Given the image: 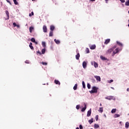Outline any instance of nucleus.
<instances>
[{"instance_id": "b1692460", "label": "nucleus", "mask_w": 129, "mask_h": 129, "mask_svg": "<svg viewBox=\"0 0 129 129\" xmlns=\"http://www.w3.org/2000/svg\"><path fill=\"white\" fill-rule=\"evenodd\" d=\"M41 52H42V54H45V52H46V49L45 48L42 49L41 50Z\"/></svg>"}, {"instance_id": "e433bc0d", "label": "nucleus", "mask_w": 129, "mask_h": 129, "mask_svg": "<svg viewBox=\"0 0 129 129\" xmlns=\"http://www.w3.org/2000/svg\"><path fill=\"white\" fill-rule=\"evenodd\" d=\"M125 6H129V0L125 2Z\"/></svg>"}, {"instance_id": "bf43d9fd", "label": "nucleus", "mask_w": 129, "mask_h": 129, "mask_svg": "<svg viewBox=\"0 0 129 129\" xmlns=\"http://www.w3.org/2000/svg\"><path fill=\"white\" fill-rule=\"evenodd\" d=\"M100 106H101V103L100 104Z\"/></svg>"}, {"instance_id": "de8ad7c7", "label": "nucleus", "mask_w": 129, "mask_h": 129, "mask_svg": "<svg viewBox=\"0 0 129 129\" xmlns=\"http://www.w3.org/2000/svg\"><path fill=\"white\" fill-rule=\"evenodd\" d=\"M25 63H26V64H29L30 62H29V60H26Z\"/></svg>"}, {"instance_id": "c03bdc74", "label": "nucleus", "mask_w": 129, "mask_h": 129, "mask_svg": "<svg viewBox=\"0 0 129 129\" xmlns=\"http://www.w3.org/2000/svg\"><path fill=\"white\" fill-rule=\"evenodd\" d=\"M111 82H113V80H110L109 81V82H108L109 83H111Z\"/></svg>"}, {"instance_id": "7c9ffc66", "label": "nucleus", "mask_w": 129, "mask_h": 129, "mask_svg": "<svg viewBox=\"0 0 129 129\" xmlns=\"http://www.w3.org/2000/svg\"><path fill=\"white\" fill-rule=\"evenodd\" d=\"M41 64H42V65H44L45 66H47L48 63H47V62H46L42 61V62H41Z\"/></svg>"}, {"instance_id": "393cba45", "label": "nucleus", "mask_w": 129, "mask_h": 129, "mask_svg": "<svg viewBox=\"0 0 129 129\" xmlns=\"http://www.w3.org/2000/svg\"><path fill=\"white\" fill-rule=\"evenodd\" d=\"M74 90H76L77 89V84H76L73 87Z\"/></svg>"}, {"instance_id": "49530a36", "label": "nucleus", "mask_w": 129, "mask_h": 129, "mask_svg": "<svg viewBox=\"0 0 129 129\" xmlns=\"http://www.w3.org/2000/svg\"><path fill=\"white\" fill-rule=\"evenodd\" d=\"M83 127L82 126V125L80 124V129H83Z\"/></svg>"}, {"instance_id": "052dcab7", "label": "nucleus", "mask_w": 129, "mask_h": 129, "mask_svg": "<svg viewBox=\"0 0 129 129\" xmlns=\"http://www.w3.org/2000/svg\"><path fill=\"white\" fill-rule=\"evenodd\" d=\"M128 22H129V19H128Z\"/></svg>"}, {"instance_id": "5701e85b", "label": "nucleus", "mask_w": 129, "mask_h": 129, "mask_svg": "<svg viewBox=\"0 0 129 129\" xmlns=\"http://www.w3.org/2000/svg\"><path fill=\"white\" fill-rule=\"evenodd\" d=\"M54 42L56 43V44H59L60 43V40L54 39Z\"/></svg>"}, {"instance_id": "09e8293b", "label": "nucleus", "mask_w": 129, "mask_h": 129, "mask_svg": "<svg viewBox=\"0 0 129 129\" xmlns=\"http://www.w3.org/2000/svg\"><path fill=\"white\" fill-rule=\"evenodd\" d=\"M8 3H9V4H10V5H11V6H12V3H11V2L8 1Z\"/></svg>"}, {"instance_id": "603ef678", "label": "nucleus", "mask_w": 129, "mask_h": 129, "mask_svg": "<svg viewBox=\"0 0 129 129\" xmlns=\"http://www.w3.org/2000/svg\"><path fill=\"white\" fill-rule=\"evenodd\" d=\"M29 17H32V14H31V13L29 14Z\"/></svg>"}, {"instance_id": "4be33fe9", "label": "nucleus", "mask_w": 129, "mask_h": 129, "mask_svg": "<svg viewBox=\"0 0 129 129\" xmlns=\"http://www.w3.org/2000/svg\"><path fill=\"white\" fill-rule=\"evenodd\" d=\"M94 126L95 128H98V127H99V125H98L97 124H95L94 125Z\"/></svg>"}, {"instance_id": "bb28decb", "label": "nucleus", "mask_w": 129, "mask_h": 129, "mask_svg": "<svg viewBox=\"0 0 129 129\" xmlns=\"http://www.w3.org/2000/svg\"><path fill=\"white\" fill-rule=\"evenodd\" d=\"M31 42L33 43H36V40H35L34 38H32L31 39Z\"/></svg>"}, {"instance_id": "c756f323", "label": "nucleus", "mask_w": 129, "mask_h": 129, "mask_svg": "<svg viewBox=\"0 0 129 129\" xmlns=\"http://www.w3.org/2000/svg\"><path fill=\"white\" fill-rule=\"evenodd\" d=\"M100 58H101V60H106V58H105V57H104L103 56H101Z\"/></svg>"}, {"instance_id": "58836bf2", "label": "nucleus", "mask_w": 129, "mask_h": 129, "mask_svg": "<svg viewBox=\"0 0 129 129\" xmlns=\"http://www.w3.org/2000/svg\"><path fill=\"white\" fill-rule=\"evenodd\" d=\"M79 107H80V106L79 105H77L76 106V108H77V109H79Z\"/></svg>"}, {"instance_id": "c85d7f7f", "label": "nucleus", "mask_w": 129, "mask_h": 129, "mask_svg": "<svg viewBox=\"0 0 129 129\" xmlns=\"http://www.w3.org/2000/svg\"><path fill=\"white\" fill-rule=\"evenodd\" d=\"M89 122L90 124H91V123H92V122H93V118H92L91 119H90L89 120Z\"/></svg>"}, {"instance_id": "412c9836", "label": "nucleus", "mask_w": 129, "mask_h": 129, "mask_svg": "<svg viewBox=\"0 0 129 129\" xmlns=\"http://www.w3.org/2000/svg\"><path fill=\"white\" fill-rule=\"evenodd\" d=\"M128 126H129V123H128V122H126L125 123V127H126V128H128Z\"/></svg>"}, {"instance_id": "680f3d73", "label": "nucleus", "mask_w": 129, "mask_h": 129, "mask_svg": "<svg viewBox=\"0 0 129 129\" xmlns=\"http://www.w3.org/2000/svg\"><path fill=\"white\" fill-rule=\"evenodd\" d=\"M48 83H47V85H48Z\"/></svg>"}, {"instance_id": "f3484780", "label": "nucleus", "mask_w": 129, "mask_h": 129, "mask_svg": "<svg viewBox=\"0 0 129 129\" xmlns=\"http://www.w3.org/2000/svg\"><path fill=\"white\" fill-rule=\"evenodd\" d=\"M116 43L118 46L122 47V43H120L119 41H116Z\"/></svg>"}, {"instance_id": "a211bd4d", "label": "nucleus", "mask_w": 129, "mask_h": 129, "mask_svg": "<svg viewBox=\"0 0 129 129\" xmlns=\"http://www.w3.org/2000/svg\"><path fill=\"white\" fill-rule=\"evenodd\" d=\"M33 30H34V27H30L29 28V31H30V33H32V32H33Z\"/></svg>"}, {"instance_id": "20e7f679", "label": "nucleus", "mask_w": 129, "mask_h": 129, "mask_svg": "<svg viewBox=\"0 0 129 129\" xmlns=\"http://www.w3.org/2000/svg\"><path fill=\"white\" fill-rule=\"evenodd\" d=\"M95 78H96V80L97 81H101V79L100 78V77L98 76H94Z\"/></svg>"}, {"instance_id": "72a5a7b5", "label": "nucleus", "mask_w": 129, "mask_h": 129, "mask_svg": "<svg viewBox=\"0 0 129 129\" xmlns=\"http://www.w3.org/2000/svg\"><path fill=\"white\" fill-rule=\"evenodd\" d=\"M99 112H103V109L102 108H100V109L99 110Z\"/></svg>"}, {"instance_id": "a878e982", "label": "nucleus", "mask_w": 129, "mask_h": 129, "mask_svg": "<svg viewBox=\"0 0 129 129\" xmlns=\"http://www.w3.org/2000/svg\"><path fill=\"white\" fill-rule=\"evenodd\" d=\"M116 112V109H113L112 110H111V113H115V112Z\"/></svg>"}, {"instance_id": "8fccbe9b", "label": "nucleus", "mask_w": 129, "mask_h": 129, "mask_svg": "<svg viewBox=\"0 0 129 129\" xmlns=\"http://www.w3.org/2000/svg\"><path fill=\"white\" fill-rule=\"evenodd\" d=\"M31 15H32V16H34V12H31Z\"/></svg>"}, {"instance_id": "c9c22d12", "label": "nucleus", "mask_w": 129, "mask_h": 129, "mask_svg": "<svg viewBox=\"0 0 129 129\" xmlns=\"http://www.w3.org/2000/svg\"><path fill=\"white\" fill-rule=\"evenodd\" d=\"M87 87H88V89H90L91 86L89 84V83L87 84Z\"/></svg>"}, {"instance_id": "f8f14e48", "label": "nucleus", "mask_w": 129, "mask_h": 129, "mask_svg": "<svg viewBox=\"0 0 129 129\" xmlns=\"http://www.w3.org/2000/svg\"><path fill=\"white\" fill-rule=\"evenodd\" d=\"M50 30L51 31H54V30H55V26H54L53 25H51L50 26Z\"/></svg>"}, {"instance_id": "6e6d98bb", "label": "nucleus", "mask_w": 129, "mask_h": 129, "mask_svg": "<svg viewBox=\"0 0 129 129\" xmlns=\"http://www.w3.org/2000/svg\"><path fill=\"white\" fill-rule=\"evenodd\" d=\"M127 91H129V88L127 89Z\"/></svg>"}, {"instance_id": "473e14b6", "label": "nucleus", "mask_w": 129, "mask_h": 129, "mask_svg": "<svg viewBox=\"0 0 129 129\" xmlns=\"http://www.w3.org/2000/svg\"><path fill=\"white\" fill-rule=\"evenodd\" d=\"M119 116H120V115L118 114H115L114 116V117H119Z\"/></svg>"}, {"instance_id": "cd10ccee", "label": "nucleus", "mask_w": 129, "mask_h": 129, "mask_svg": "<svg viewBox=\"0 0 129 129\" xmlns=\"http://www.w3.org/2000/svg\"><path fill=\"white\" fill-rule=\"evenodd\" d=\"M42 46L44 47V48H45L46 47V42H42Z\"/></svg>"}, {"instance_id": "2eb2a0df", "label": "nucleus", "mask_w": 129, "mask_h": 129, "mask_svg": "<svg viewBox=\"0 0 129 129\" xmlns=\"http://www.w3.org/2000/svg\"><path fill=\"white\" fill-rule=\"evenodd\" d=\"M29 47L31 50H34V47H33V43L32 42H30L29 44Z\"/></svg>"}, {"instance_id": "dca6fc26", "label": "nucleus", "mask_w": 129, "mask_h": 129, "mask_svg": "<svg viewBox=\"0 0 129 129\" xmlns=\"http://www.w3.org/2000/svg\"><path fill=\"white\" fill-rule=\"evenodd\" d=\"M84 105H85L84 107H83V108L82 109V110H81V111H82V112H84V111H85V110L86 109V104H84Z\"/></svg>"}, {"instance_id": "4c0bfd02", "label": "nucleus", "mask_w": 129, "mask_h": 129, "mask_svg": "<svg viewBox=\"0 0 129 129\" xmlns=\"http://www.w3.org/2000/svg\"><path fill=\"white\" fill-rule=\"evenodd\" d=\"M95 119L96 120V121H97V120H98V115H97L96 117H95Z\"/></svg>"}, {"instance_id": "ea45409f", "label": "nucleus", "mask_w": 129, "mask_h": 129, "mask_svg": "<svg viewBox=\"0 0 129 129\" xmlns=\"http://www.w3.org/2000/svg\"><path fill=\"white\" fill-rule=\"evenodd\" d=\"M86 51L87 53H89V49L88 48H86Z\"/></svg>"}, {"instance_id": "7ed1b4c3", "label": "nucleus", "mask_w": 129, "mask_h": 129, "mask_svg": "<svg viewBox=\"0 0 129 129\" xmlns=\"http://www.w3.org/2000/svg\"><path fill=\"white\" fill-rule=\"evenodd\" d=\"M105 98V99H108V100H111L112 99H113V96H109L106 97Z\"/></svg>"}, {"instance_id": "e2e57ef3", "label": "nucleus", "mask_w": 129, "mask_h": 129, "mask_svg": "<svg viewBox=\"0 0 129 129\" xmlns=\"http://www.w3.org/2000/svg\"><path fill=\"white\" fill-rule=\"evenodd\" d=\"M112 89H113V88H112Z\"/></svg>"}, {"instance_id": "f03ea898", "label": "nucleus", "mask_w": 129, "mask_h": 129, "mask_svg": "<svg viewBox=\"0 0 129 129\" xmlns=\"http://www.w3.org/2000/svg\"><path fill=\"white\" fill-rule=\"evenodd\" d=\"M119 51H120V49H119V48H116L112 53V56H114V55H115V54H117V53H118V52H119Z\"/></svg>"}, {"instance_id": "9b49d317", "label": "nucleus", "mask_w": 129, "mask_h": 129, "mask_svg": "<svg viewBox=\"0 0 129 129\" xmlns=\"http://www.w3.org/2000/svg\"><path fill=\"white\" fill-rule=\"evenodd\" d=\"M87 66V63L85 61L83 62V68L85 69L86 68Z\"/></svg>"}, {"instance_id": "9d476101", "label": "nucleus", "mask_w": 129, "mask_h": 129, "mask_svg": "<svg viewBox=\"0 0 129 129\" xmlns=\"http://www.w3.org/2000/svg\"><path fill=\"white\" fill-rule=\"evenodd\" d=\"M110 42V39H106L105 42H104V44L105 45H107V44H108V43H109Z\"/></svg>"}, {"instance_id": "1a4fd4ad", "label": "nucleus", "mask_w": 129, "mask_h": 129, "mask_svg": "<svg viewBox=\"0 0 129 129\" xmlns=\"http://www.w3.org/2000/svg\"><path fill=\"white\" fill-rule=\"evenodd\" d=\"M91 115V109L88 111L87 116H88V117H89V116H90Z\"/></svg>"}, {"instance_id": "f704fd0d", "label": "nucleus", "mask_w": 129, "mask_h": 129, "mask_svg": "<svg viewBox=\"0 0 129 129\" xmlns=\"http://www.w3.org/2000/svg\"><path fill=\"white\" fill-rule=\"evenodd\" d=\"M13 2L14 3L15 5H18L19 4L18 2H17V0H13Z\"/></svg>"}, {"instance_id": "13d9d810", "label": "nucleus", "mask_w": 129, "mask_h": 129, "mask_svg": "<svg viewBox=\"0 0 129 129\" xmlns=\"http://www.w3.org/2000/svg\"><path fill=\"white\" fill-rule=\"evenodd\" d=\"M6 1H7V3H8V2H10V1H9V0H6Z\"/></svg>"}, {"instance_id": "39448f33", "label": "nucleus", "mask_w": 129, "mask_h": 129, "mask_svg": "<svg viewBox=\"0 0 129 129\" xmlns=\"http://www.w3.org/2000/svg\"><path fill=\"white\" fill-rule=\"evenodd\" d=\"M95 48H96V45H95V44L91 45L90 46V49H91V50H94Z\"/></svg>"}, {"instance_id": "0eeeda50", "label": "nucleus", "mask_w": 129, "mask_h": 129, "mask_svg": "<svg viewBox=\"0 0 129 129\" xmlns=\"http://www.w3.org/2000/svg\"><path fill=\"white\" fill-rule=\"evenodd\" d=\"M6 14L7 16V18L6 20H9V19H10V13H9V11H6Z\"/></svg>"}, {"instance_id": "f257e3e1", "label": "nucleus", "mask_w": 129, "mask_h": 129, "mask_svg": "<svg viewBox=\"0 0 129 129\" xmlns=\"http://www.w3.org/2000/svg\"><path fill=\"white\" fill-rule=\"evenodd\" d=\"M115 48H116V45H114L111 48L109 49L108 50L106 51V54H110L112 51H113V50H114Z\"/></svg>"}, {"instance_id": "6e6552de", "label": "nucleus", "mask_w": 129, "mask_h": 129, "mask_svg": "<svg viewBox=\"0 0 129 129\" xmlns=\"http://www.w3.org/2000/svg\"><path fill=\"white\" fill-rule=\"evenodd\" d=\"M43 31L44 33H47V26L44 25L43 27Z\"/></svg>"}, {"instance_id": "6ab92c4d", "label": "nucleus", "mask_w": 129, "mask_h": 129, "mask_svg": "<svg viewBox=\"0 0 129 129\" xmlns=\"http://www.w3.org/2000/svg\"><path fill=\"white\" fill-rule=\"evenodd\" d=\"M49 37H53V31H50Z\"/></svg>"}, {"instance_id": "a18cd8bd", "label": "nucleus", "mask_w": 129, "mask_h": 129, "mask_svg": "<svg viewBox=\"0 0 129 129\" xmlns=\"http://www.w3.org/2000/svg\"><path fill=\"white\" fill-rule=\"evenodd\" d=\"M89 92H90L91 93H95L94 91L93 90H92L91 91H90Z\"/></svg>"}, {"instance_id": "37998d69", "label": "nucleus", "mask_w": 129, "mask_h": 129, "mask_svg": "<svg viewBox=\"0 0 129 129\" xmlns=\"http://www.w3.org/2000/svg\"><path fill=\"white\" fill-rule=\"evenodd\" d=\"M120 1L121 2V3H125V0H120Z\"/></svg>"}, {"instance_id": "4468645a", "label": "nucleus", "mask_w": 129, "mask_h": 129, "mask_svg": "<svg viewBox=\"0 0 129 129\" xmlns=\"http://www.w3.org/2000/svg\"><path fill=\"white\" fill-rule=\"evenodd\" d=\"M54 83L55 84H57L58 85H60L61 84V83H60V82L57 80H54Z\"/></svg>"}, {"instance_id": "3c124183", "label": "nucleus", "mask_w": 129, "mask_h": 129, "mask_svg": "<svg viewBox=\"0 0 129 129\" xmlns=\"http://www.w3.org/2000/svg\"><path fill=\"white\" fill-rule=\"evenodd\" d=\"M16 27L18 28H20V26L19 25H16Z\"/></svg>"}, {"instance_id": "79ce46f5", "label": "nucleus", "mask_w": 129, "mask_h": 129, "mask_svg": "<svg viewBox=\"0 0 129 129\" xmlns=\"http://www.w3.org/2000/svg\"><path fill=\"white\" fill-rule=\"evenodd\" d=\"M37 54H39V55H42V53H41V52L40 51H37Z\"/></svg>"}, {"instance_id": "423d86ee", "label": "nucleus", "mask_w": 129, "mask_h": 129, "mask_svg": "<svg viewBox=\"0 0 129 129\" xmlns=\"http://www.w3.org/2000/svg\"><path fill=\"white\" fill-rule=\"evenodd\" d=\"M92 90L95 93H97V88L96 87H93Z\"/></svg>"}, {"instance_id": "aec40b11", "label": "nucleus", "mask_w": 129, "mask_h": 129, "mask_svg": "<svg viewBox=\"0 0 129 129\" xmlns=\"http://www.w3.org/2000/svg\"><path fill=\"white\" fill-rule=\"evenodd\" d=\"M94 66L95 68H97V67H98V64L97 63L94 62Z\"/></svg>"}, {"instance_id": "a19ab883", "label": "nucleus", "mask_w": 129, "mask_h": 129, "mask_svg": "<svg viewBox=\"0 0 129 129\" xmlns=\"http://www.w3.org/2000/svg\"><path fill=\"white\" fill-rule=\"evenodd\" d=\"M13 26L14 27H17V24L16 23H13Z\"/></svg>"}, {"instance_id": "864d4df0", "label": "nucleus", "mask_w": 129, "mask_h": 129, "mask_svg": "<svg viewBox=\"0 0 129 129\" xmlns=\"http://www.w3.org/2000/svg\"><path fill=\"white\" fill-rule=\"evenodd\" d=\"M105 2L106 3V4H107V2H108V0H105Z\"/></svg>"}, {"instance_id": "ddd939ff", "label": "nucleus", "mask_w": 129, "mask_h": 129, "mask_svg": "<svg viewBox=\"0 0 129 129\" xmlns=\"http://www.w3.org/2000/svg\"><path fill=\"white\" fill-rule=\"evenodd\" d=\"M80 57V54H79V53H78L76 55V59L77 60H79Z\"/></svg>"}, {"instance_id": "5fc2aeb1", "label": "nucleus", "mask_w": 129, "mask_h": 129, "mask_svg": "<svg viewBox=\"0 0 129 129\" xmlns=\"http://www.w3.org/2000/svg\"><path fill=\"white\" fill-rule=\"evenodd\" d=\"M91 2H95V0H90Z\"/></svg>"}, {"instance_id": "2f4dec72", "label": "nucleus", "mask_w": 129, "mask_h": 129, "mask_svg": "<svg viewBox=\"0 0 129 129\" xmlns=\"http://www.w3.org/2000/svg\"><path fill=\"white\" fill-rule=\"evenodd\" d=\"M82 85H83V88L85 89V83L83 81L82 82Z\"/></svg>"}, {"instance_id": "4d7b16f0", "label": "nucleus", "mask_w": 129, "mask_h": 129, "mask_svg": "<svg viewBox=\"0 0 129 129\" xmlns=\"http://www.w3.org/2000/svg\"><path fill=\"white\" fill-rule=\"evenodd\" d=\"M76 129H79V127H77Z\"/></svg>"}]
</instances>
